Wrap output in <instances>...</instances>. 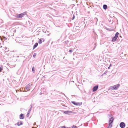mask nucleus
<instances>
[{
    "mask_svg": "<svg viewBox=\"0 0 128 128\" xmlns=\"http://www.w3.org/2000/svg\"><path fill=\"white\" fill-rule=\"evenodd\" d=\"M58 128H66L65 126H62L59 127Z\"/></svg>",
    "mask_w": 128,
    "mask_h": 128,
    "instance_id": "6ab92c4d",
    "label": "nucleus"
},
{
    "mask_svg": "<svg viewBox=\"0 0 128 128\" xmlns=\"http://www.w3.org/2000/svg\"><path fill=\"white\" fill-rule=\"evenodd\" d=\"M34 67H33L32 68V71L34 73V72H35V70H34Z\"/></svg>",
    "mask_w": 128,
    "mask_h": 128,
    "instance_id": "f3484780",
    "label": "nucleus"
},
{
    "mask_svg": "<svg viewBox=\"0 0 128 128\" xmlns=\"http://www.w3.org/2000/svg\"><path fill=\"white\" fill-rule=\"evenodd\" d=\"M31 109H31L30 108L29 110L28 111V113L27 115H28V114L30 112V111H31Z\"/></svg>",
    "mask_w": 128,
    "mask_h": 128,
    "instance_id": "dca6fc26",
    "label": "nucleus"
},
{
    "mask_svg": "<svg viewBox=\"0 0 128 128\" xmlns=\"http://www.w3.org/2000/svg\"><path fill=\"white\" fill-rule=\"evenodd\" d=\"M95 47H94V49L93 50H94V48H95Z\"/></svg>",
    "mask_w": 128,
    "mask_h": 128,
    "instance_id": "bb28decb",
    "label": "nucleus"
},
{
    "mask_svg": "<svg viewBox=\"0 0 128 128\" xmlns=\"http://www.w3.org/2000/svg\"><path fill=\"white\" fill-rule=\"evenodd\" d=\"M24 13H22L18 14L16 16V17L18 18H21L23 17L24 15Z\"/></svg>",
    "mask_w": 128,
    "mask_h": 128,
    "instance_id": "20e7f679",
    "label": "nucleus"
},
{
    "mask_svg": "<svg viewBox=\"0 0 128 128\" xmlns=\"http://www.w3.org/2000/svg\"><path fill=\"white\" fill-rule=\"evenodd\" d=\"M103 8L104 9L106 10L107 8V6L106 5L104 4L103 5Z\"/></svg>",
    "mask_w": 128,
    "mask_h": 128,
    "instance_id": "ddd939ff",
    "label": "nucleus"
},
{
    "mask_svg": "<svg viewBox=\"0 0 128 128\" xmlns=\"http://www.w3.org/2000/svg\"><path fill=\"white\" fill-rule=\"evenodd\" d=\"M20 119H23L24 118V116L23 114H21L20 116Z\"/></svg>",
    "mask_w": 128,
    "mask_h": 128,
    "instance_id": "6e6552de",
    "label": "nucleus"
},
{
    "mask_svg": "<svg viewBox=\"0 0 128 128\" xmlns=\"http://www.w3.org/2000/svg\"><path fill=\"white\" fill-rule=\"evenodd\" d=\"M73 128H76V126H73Z\"/></svg>",
    "mask_w": 128,
    "mask_h": 128,
    "instance_id": "b1692460",
    "label": "nucleus"
},
{
    "mask_svg": "<svg viewBox=\"0 0 128 128\" xmlns=\"http://www.w3.org/2000/svg\"><path fill=\"white\" fill-rule=\"evenodd\" d=\"M30 106H31V107H30V108H31V109H32V104H30Z\"/></svg>",
    "mask_w": 128,
    "mask_h": 128,
    "instance_id": "5701e85b",
    "label": "nucleus"
},
{
    "mask_svg": "<svg viewBox=\"0 0 128 128\" xmlns=\"http://www.w3.org/2000/svg\"><path fill=\"white\" fill-rule=\"evenodd\" d=\"M72 102V103L74 104V105H78V103H76L74 102Z\"/></svg>",
    "mask_w": 128,
    "mask_h": 128,
    "instance_id": "4468645a",
    "label": "nucleus"
},
{
    "mask_svg": "<svg viewBox=\"0 0 128 128\" xmlns=\"http://www.w3.org/2000/svg\"><path fill=\"white\" fill-rule=\"evenodd\" d=\"M38 44L37 43H36L33 46V50L36 48L38 46Z\"/></svg>",
    "mask_w": 128,
    "mask_h": 128,
    "instance_id": "9d476101",
    "label": "nucleus"
},
{
    "mask_svg": "<svg viewBox=\"0 0 128 128\" xmlns=\"http://www.w3.org/2000/svg\"><path fill=\"white\" fill-rule=\"evenodd\" d=\"M2 69L0 67V72L2 71Z\"/></svg>",
    "mask_w": 128,
    "mask_h": 128,
    "instance_id": "412c9836",
    "label": "nucleus"
},
{
    "mask_svg": "<svg viewBox=\"0 0 128 128\" xmlns=\"http://www.w3.org/2000/svg\"><path fill=\"white\" fill-rule=\"evenodd\" d=\"M43 40L42 38H40L39 40L38 43L39 44H41L42 42V40Z\"/></svg>",
    "mask_w": 128,
    "mask_h": 128,
    "instance_id": "f8f14e48",
    "label": "nucleus"
},
{
    "mask_svg": "<svg viewBox=\"0 0 128 128\" xmlns=\"http://www.w3.org/2000/svg\"><path fill=\"white\" fill-rule=\"evenodd\" d=\"M110 68V66H109L108 68L109 69V68Z\"/></svg>",
    "mask_w": 128,
    "mask_h": 128,
    "instance_id": "a878e982",
    "label": "nucleus"
},
{
    "mask_svg": "<svg viewBox=\"0 0 128 128\" xmlns=\"http://www.w3.org/2000/svg\"><path fill=\"white\" fill-rule=\"evenodd\" d=\"M69 128H73V127H69Z\"/></svg>",
    "mask_w": 128,
    "mask_h": 128,
    "instance_id": "393cba45",
    "label": "nucleus"
},
{
    "mask_svg": "<svg viewBox=\"0 0 128 128\" xmlns=\"http://www.w3.org/2000/svg\"><path fill=\"white\" fill-rule=\"evenodd\" d=\"M74 18H75V16H74L73 15V17L72 18V20H74Z\"/></svg>",
    "mask_w": 128,
    "mask_h": 128,
    "instance_id": "4be33fe9",
    "label": "nucleus"
},
{
    "mask_svg": "<svg viewBox=\"0 0 128 128\" xmlns=\"http://www.w3.org/2000/svg\"><path fill=\"white\" fill-rule=\"evenodd\" d=\"M72 112L70 111H64V113L66 114H69L70 113H72Z\"/></svg>",
    "mask_w": 128,
    "mask_h": 128,
    "instance_id": "0eeeda50",
    "label": "nucleus"
},
{
    "mask_svg": "<svg viewBox=\"0 0 128 128\" xmlns=\"http://www.w3.org/2000/svg\"><path fill=\"white\" fill-rule=\"evenodd\" d=\"M119 34V33L118 32H116L114 36V37L113 38L112 40V42H115L117 39L118 36Z\"/></svg>",
    "mask_w": 128,
    "mask_h": 128,
    "instance_id": "f257e3e1",
    "label": "nucleus"
},
{
    "mask_svg": "<svg viewBox=\"0 0 128 128\" xmlns=\"http://www.w3.org/2000/svg\"><path fill=\"white\" fill-rule=\"evenodd\" d=\"M111 66V64H110L109 66H110H110Z\"/></svg>",
    "mask_w": 128,
    "mask_h": 128,
    "instance_id": "cd10ccee",
    "label": "nucleus"
},
{
    "mask_svg": "<svg viewBox=\"0 0 128 128\" xmlns=\"http://www.w3.org/2000/svg\"><path fill=\"white\" fill-rule=\"evenodd\" d=\"M22 124V123L21 122H19L17 123V125L18 126H19Z\"/></svg>",
    "mask_w": 128,
    "mask_h": 128,
    "instance_id": "9b49d317",
    "label": "nucleus"
},
{
    "mask_svg": "<svg viewBox=\"0 0 128 128\" xmlns=\"http://www.w3.org/2000/svg\"><path fill=\"white\" fill-rule=\"evenodd\" d=\"M30 84H28L26 86L25 89H26L28 91H29L30 90Z\"/></svg>",
    "mask_w": 128,
    "mask_h": 128,
    "instance_id": "423d86ee",
    "label": "nucleus"
},
{
    "mask_svg": "<svg viewBox=\"0 0 128 128\" xmlns=\"http://www.w3.org/2000/svg\"><path fill=\"white\" fill-rule=\"evenodd\" d=\"M120 126L121 128H124L125 126V124L123 122H122L120 124Z\"/></svg>",
    "mask_w": 128,
    "mask_h": 128,
    "instance_id": "f03ea898",
    "label": "nucleus"
},
{
    "mask_svg": "<svg viewBox=\"0 0 128 128\" xmlns=\"http://www.w3.org/2000/svg\"><path fill=\"white\" fill-rule=\"evenodd\" d=\"M36 53H34V55H33V57H35L36 56Z\"/></svg>",
    "mask_w": 128,
    "mask_h": 128,
    "instance_id": "a211bd4d",
    "label": "nucleus"
},
{
    "mask_svg": "<svg viewBox=\"0 0 128 128\" xmlns=\"http://www.w3.org/2000/svg\"><path fill=\"white\" fill-rule=\"evenodd\" d=\"M112 126V125H110V124H109V126H108V127L107 128H111Z\"/></svg>",
    "mask_w": 128,
    "mask_h": 128,
    "instance_id": "2eb2a0df",
    "label": "nucleus"
},
{
    "mask_svg": "<svg viewBox=\"0 0 128 128\" xmlns=\"http://www.w3.org/2000/svg\"><path fill=\"white\" fill-rule=\"evenodd\" d=\"M98 85L96 86H94L93 89L92 90L93 92H95L96 90L98 89Z\"/></svg>",
    "mask_w": 128,
    "mask_h": 128,
    "instance_id": "39448f33",
    "label": "nucleus"
},
{
    "mask_svg": "<svg viewBox=\"0 0 128 128\" xmlns=\"http://www.w3.org/2000/svg\"><path fill=\"white\" fill-rule=\"evenodd\" d=\"M120 85L119 84H116L114 86H112V89H117L119 87Z\"/></svg>",
    "mask_w": 128,
    "mask_h": 128,
    "instance_id": "7ed1b4c3",
    "label": "nucleus"
},
{
    "mask_svg": "<svg viewBox=\"0 0 128 128\" xmlns=\"http://www.w3.org/2000/svg\"><path fill=\"white\" fill-rule=\"evenodd\" d=\"M69 52L71 53L72 52V50H69Z\"/></svg>",
    "mask_w": 128,
    "mask_h": 128,
    "instance_id": "aec40b11",
    "label": "nucleus"
},
{
    "mask_svg": "<svg viewBox=\"0 0 128 128\" xmlns=\"http://www.w3.org/2000/svg\"><path fill=\"white\" fill-rule=\"evenodd\" d=\"M112 118H111L109 122V124L112 125L111 124L113 122V119H112Z\"/></svg>",
    "mask_w": 128,
    "mask_h": 128,
    "instance_id": "1a4fd4ad",
    "label": "nucleus"
}]
</instances>
